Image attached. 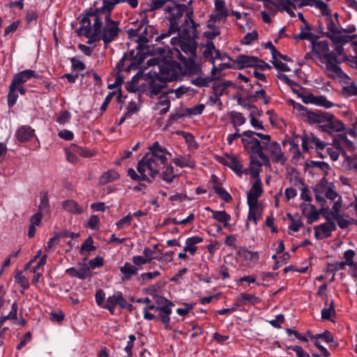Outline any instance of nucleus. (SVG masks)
<instances>
[{"label": "nucleus", "instance_id": "obj_1", "mask_svg": "<svg viewBox=\"0 0 357 357\" xmlns=\"http://www.w3.org/2000/svg\"><path fill=\"white\" fill-rule=\"evenodd\" d=\"M165 301L166 305L162 306H155V305H147L144 308V317L147 320L158 319V317L148 312L149 310H155L159 312V317L165 328L167 330H172V328L170 326V314H172V307L174 305V303L167 298H163Z\"/></svg>", "mask_w": 357, "mask_h": 357}, {"label": "nucleus", "instance_id": "obj_2", "mask_svg": "<svg viewBox=\"0 0 357 357\" xmlns=\"http://www.w3.org/2000/svg\"><path fill=\"white\" fill-rule=\"evenodd\" d=\"M174 7H176L175 11L172 15L166 17V19L169 22L168 30L165 32H162L155 38V41L156 43H160L162 39L170 36L176 31H181L179 22L187 9V5L183 3L174 4Z\"/></svg>", "mask_w": 357, "mask_h": 357}, {"label": "nucleus", "instance_id": "obj_3", "mask_svg": "<svg viewBox=\"0 0 357 357\" xmlns=\"http://www.w3.org/2000/svg\"><path fill=\"white\" fill-rule=\"evenodd\" d=\"M119 21L109 17L105 18V26L100 27V33L105 49L121 33L122 29L119 27Z\"/></svg>", "mask_w": 357, "mask_h": 357}, {"label": "nucleus", "instance_id": "obj_4", "mask_svg": "<svg viewBox=\"0 0 357 357\" xmlns=\"http://www.w3.org/2000/svg\"><path fill=\"white\" fill-rule=\"evenodd\" d=\"M31 77L43 79V76L37 74L35 70L28 69L15 74L10 84L17 87V85H23Z\"/></svg>", "mask_w": 357, "mask_h": 357}, {"label": "nucleus", "instance_id": "obj_5", "mask_svg": "<svg viewBox=\"0 0 357 357\" xmlns=\"http://www.w3.org/2000/svg\"><path fill=\"white\" fill-rule=\"evenodd\" d=\"M123 54H127L128 59L131 61L130 63L126 68H123V70L126 72L138 69L144 61V54L141 52L137 51L135 54V50H130L128 52H125Z\"/></svg>", "mask_w": 357, "mask_h": 357}, {"label": "nucleus", "instance_id": "obj_6", "mask_svg": "<svg viewBox=\"0 0 357 357\" xmlns=\"http://www.w3.org/2000/svg\"><path fill=\"white\" fill-rule=\"evenodd\" d=\"M263 189L261 187V179L255 181L250 190L247 192V202L248 204L259 205L258 199L261 196Z\"/></svg>", "mask_w": 357, "mask_h": 357}, {"label": "nucleus", "instance_id": "obj_7", "mask_svg": "<svg viewBox=\"0 0 357 357\" xmlns=\"http://www.w3.org/2000/svg\"><path fill=\"white\" fill-rule=\"evenodd\" d=\"M259 61L260 59L255 56L239 54L234 62L238 64V69L241 70L248 67H254L255 68L256 64Z\"/></svg>", "mask_w": 357, "mask_h": 357}, {"label": "nucleus", "instance_id": "obj_8", "mask_svg": "<svg viewBox=\"0 0 357 357\" xmlns=\"http://www.w3.org/2000/svg\"><path fill=\"white\" fill-rule=\"evenodd\" d=\"M321 131L331 134V132H340L346 130L345 126L342 121L335 118L328 120L326 124L321 125Z\"/></svg>", "mask_w": 357, "mask_h": 357}, {"label": "nucleus", "instance_id": "obj_9", "mask_svg": "<svg viewBox=\"0 0 357 357\" xmlns=\"http://www.w3.org/2000/svg\"><path fill=\"white\" fill-rule=\"evenodd\" d=\"M100 22L97 19L96 20H94L93 28V31L91 32V30L86 31V32L83 33V36L88 38V40L86 42L87 44L91 45L96 42H98L100 40H102V37L100 33Z\"/></svg>", "mask_w": 357, "mask_h": 357}, {"label": "nucleus", "instance_id": "obj_10", "mask_svg": "<svg viewBox=\"0 0 357 357\" xmlns=\"http://www.w3.org/2000/svg\"><path fill=\"white\" fill-rule=\"evenodd\" d=\"M269 151L273 162L280 163L282 165L285 164L287 158L281 150L280 145L277 142H273L271 144Z\"/></svg>", "mask_w": 357, "mask_h": 357}, {"label": "nucleus", "instance_id": "obj_11", "mask_svg": "<svg viewBox=\"0 0 357 357\" xmlns=\"http://www.w3.org/2000/svg\"><path fill=\"white\" fill-rule=\"evenodd\" d=\"M128 60V55L123 54L121 60L117 63L116 66V68L118 70V73L116 76V79L114 84H110L108 85L109 89H114L118 86H120L124 81V77L121 74L123 70V68L125 67V61Z\"/></svg>", "mask_w": 357, "mask_h": 357}, {"label": "nucleus", "instance_id": "obj_12", "mask_svg": "<svg viewBox=\"0 0 357 357\" xmlns=\"http://www.w3.org/2000/svg\"><path fill=\"white\" fill-rule=\"evenodd\" d=\"M277 77L285 82L289 86H290L292 92L296 94L298 97L301 98V96H303L304 91L306 92L305 88L303 87L301 84L289 78L286 75L280 73Z\"/></svg>", "mask_w": 357, "mask_h": 357}, {"label": "nucleus", "instance_id": "obj_13", "mask_svg": "<svg viewBox=\"0 0 357 357\" xmlns=\"http://www.w3.org/2000/svg\"><path fill=\"white\" fill-rule=\"evenodd\" d=\"M35 136V130L30 126H22L16 132V137L20 142L30 141Z\"/></svg>", "mask_w": 357, "mask_h": 357}, {"label": "nucleus", "instance_id": "obj_14", "mask_svg": "<svg viewBox=\"0 0 357 357\" xmlns=\"http://www.w3.org/2000/svg\"><path fill=\"white\" fill-rule=\"evenodd\" d=\"M306 6H314L321 11V14L323 15H329V8L328 5L321 0H301L297 6L298 8H301Z\"/></svg>", "mask_w": 357, "mask_h": 357}, {"label": "nucleus", "instance_id": "obj_15", "mask_svg": "<svg viewBox=\"0 0 357 357\" xmlns=\"http://www.w3.org/2000/svg\"><path fill=\"white\" fill-rule=\"evenodd\" d=\"M151 40V38L149 36V31L146 29V26L144 27L143 31L139 34L138 38L135 40V41L137 43V45L135 48L136 51L142 52L145 49L149 48V45L148 43Z\"/></svg>", "mask_w": 357, "mask_h": 357}, {"label": "nucleus", "instance_id": "obj_16", "mask_svg": "<svg viewBox=\"0 0 357 357\" xmlns=\"http://www.w3.org/2000/svg\"><path fill=\"white\" fill-rule=\"evenodd\" d=\"M262 163L257 159L255 155H250V162L249 164V169L251 176L257 181L260 179L259 174L261 172V167Z\"/></svg>", "mask_w": 357, "mask_h": 357}, {"label": "nucleus", "instance_id": "obj_17", "mask_svg": "<svg viewBox=\"0 0 357 357\" xmlns=\"http://www.w3.org/2000/svg\"><path fill=\"white\" fill-rule=\"evenodd\" d=\"M168 47L167 51V55L165 56L166 57H170V55L172 54L169 47ZM165 53V47H155L154 45H149V49H145V50L142 51V54H144V60L147 56H155V55H160V56H162V58L165 56L164 54Z\"/></svg>", "mask_w": 357, "mask_h": 357}, {"label": "nucleus", "instance_id": "obj_18", "mask_svg": "<svg viewBox=\"0 0 357 357\" xmlns=\"http://www.w3.org/2000/svg\"><path fill=\"white\" fill-rule=\"evenodd\" d=\"M197 43L195 40H181L179 46L181 50L185 54H190L193 56H197Z\"/></svg>", "mask_w": 357, "mask_h": 357}, {"label": "nucleus", "instance_id": "obj_19", "mask_svg": "<svg viewBox=\"0 0 357 357\" xmlns=\"http://www.w3.org/2000/svg\"><path fill=\"white\" fill-rule=\"evenodd\" d=\"M203 241L202 237L197 236L187 238L186 245L183 248L184 252H189L190 255H194L198 249L196 244L202 243Z\"/></svg>", "mask_w": 357, "mask_h": 357}, {"label": "nucleus", "instance_id": "obj_20", "mask_svg": "<svg viewBox=\"0 0 357 357\" xmlns=\"http://www.w3.org/2000/svg\"><path fill=\"white\" fill-rule=\"evenodd\" d=\"M236 255L243 257L247 261H257L259 258L257 252L248 250L245 247L240 248L236 252Z\"/></svg>", "mask_w": 357, "mask_h": 357}, {"label": "nucleus", "instance_id": "obj_21", "mask_svg": "<svg viewBox=\"0 0 357 357\" xmlns=\"http://www.w3.org/2000/svg\"><path fill=\"white\" fill-rule=\"evenodd\" d=\"M225 156H226L229 160V165H227V167L236 172L238 176H241L243 174V165L238 160L237 157L233 155H229L228 153H225Z\"/></svg>", "mask_w": 357, "mask_h": 357}, {"label": "nucleus", "instance_id": "obj_22", "mask_svg": "<svg viewBox=\"0 0 357 357\" xmlns=\"http://www.w3.org/2000/svg\"><path fill=\"white\" fill-rule=\"evenodd\" d=\"M172 161L175 164V165L181 168H183L185 167H190L192 169L196 168V162L194 160L191 158V156L190 155L182 157V159L178 158H174L172 160Z\"/></svg>", "mask_w": 357, "mask_h": 357}, {"label": "nucleus", "instance_id": "obj_23", "mask_svg": "<svg viewBox=\"0 0 357 357\" xmlns=\"http://www.w3.org/2000/svg\"><path fill=\"white\" fill-rule=\"evenodd\" d=\"M121 273L124 275L123 280H129L132 275L137 274L138 268L129 262H126L123 266L120 268Z\"/></svg>", "mask_w": 357, "mask_h": 357}, {"label": "nucleus", "instance_id": "obj_24", "mask_svg": "<svg viewBox=\"0 0 357 357\" xmlns=\"http://www.w3.org/2000/svg\"><path fill=\"white\" fill-rule=\"evenodd\" d=\"M316 227L322 232V238L331 237L332 235V231H334L337 229V227L334 221H328Z\"/></svg>", "mask_w": 357, "mask_h": 357}, {"label": "nucleus", "instance_id": "obj_25", "mask_svg": "<svg viewBox=\"0 0 357 357\" xmlns=\"http://www.w3.org/2000/svg\"><path fill=\"white\" fill-rule=\"evenodd\" d=\"M248 206H249V213H248V220H252L255 225H257L258 222L261 218L263 208H261L259 210V211L258 212V211L259 209V205L248 204Z\"/></svg>", "mask_w": 357, "mask_h": 357}, {"label": "nucleus", "instance_id": "obj_26", "mask_svg": "<svg viewBox=\"0 0 357 357\" xmlns=\"http://www.w3.org/2000/svg\"><path fill=\"white\" fill-rule=\"evenodd\" d=\"M312 51L319 59L321 58V52L324 54L329 52L328 43L327 40L317 42L316 40L312 41Z\"/></svg>", "mask_w": 357, "mask_h": 357}, {"label": "nucleus", "instance_id": "obj_27", "mask_svg": "<svg viewBox=\"0 0 357 357\" xmlns=\"http://www.w3.org/2000/svg\"><path fill=\"white\" fill-rule=\"evenodd\" d=\"M65 210L74 214H82L84 209L77 202L72 199L66 200L63 205Z\"/></svg>", "mask_w": 357, "mask_h": 357}, {"label": "nucleus", "instance_id": "obj_28", "mask_svg": "<svg viewBox=\"0 0 357 357\" xmlns=\"http://www.w3.org/2000/svg\"><path fill=\"white\" fill-rule=\"evenodd\" d=\"M169 93H172L171 92H169V90L167 91H162L161 90V93L159 94L160 95V96H159L160 100L158 102V105H166L165 108H162L160 111V114H161V115H164V114H167L168 112V111L169 110L170 104H171V101H170L169 98H168V95Z\"/></svg>", "mask_w": 357, "mask_h": 357}, {"label": "nucleus", "instance_id": "obj_29", "mask_svg": "<svg viewBox=\"0 0 357 357\" xmlns=\"http://www.w3.org/2000/svg\"><path fill=\"white\" fill-rule=\"evenodd\" d=\"M212 217L214 220L222 223L225 228L230 227L229 222L231 220V215L225 211H216L213 212Z\"/></svg>", "mask_w": 357, "mask_h": 357}, {"label": "nucleus", "instance_id": "obj_30", "mask_svg": "<svg viewBox=\"0 0 357 357\" xmlns=\"http://www.w3.org/2000/svg\"><path fill=\"white\" fill-rule=\"evenodd\" d=\"M323 57L326 60V68L328 70L333 71V67L334 66H338L340 61L338 60L336 54L333 52H327L324 54Z\"/></svg>", "mask_w": 357, "mask_h": 357}, {"label": "nucleus", "instance_id": "obj_31", "mask_svg": "<svg viewBox=\"0 0 357 357\" xmlns=\"http://www.w3.org/2000/svg\"><path fill=\"white\" fill-rule=\"evenodd\" d=\"M119 177L120 175L116 171L110 169L103 173V174L100 177V183L102 185H105L109 182L117 180Z\"/></svg>", "mask_w": 357, "mask_h": 357}, {"label": "nucleus", "instance_id": "obj_32", "mask_svg": "<svg viewBox=\"0 0 357 357\" xmlns=\"http://www.w3.org/2000/svg\"><path fill=\"white\" fill-rule=\"evenodd\" d=\"M228 114L231 119V123L234 128H238V126H241L245 123V118L241 112L231 111L229 112Z\"/></svg>", "mask_w": 357, "mask_h": 357}, {"label": "nucleus", "instance_id": "obj_33", "mask_svg": "<svg viewBox=\"0 0 357 357\" xmlns=\"http://www.w3.org/2000/svg\"><path fill=\"white\" fill-rule=\"evenodd\" d=\"M143 76V71L139 70L131 79L130 82H128L126 86V90L129 93H136L138 91V89L136 88L135 85L138 83L139 80Z\"/></svg>", "mask_w": 357, "mask_h": 357}, {"label": "nucleus", "instance_id": "obj_34", "mask_svg": "<svg viewBox=\"0 0 357 357\" xmlns=\"http://www.w3.org/2000/svg\"><path fill=\"white\" fill-rule=\"evenodd\" d=\"M159 73L162 76L172 77L173 74L177 75V73H173L169 63V60L164 56L160 65H159Z\"/></svg>", "mask_w": 357, "mask_h": 357}, {"label": "nucleus", "instance_id": "obj_35", "mask_svg": "<svg viewBox=\"0 0 357 357\" xmlns=\"http://www.w3.org/2000/svg\"><path fill=\"white\" fill-rule=\"evenodd\" d=\"M324 36L328 38L334 45H344L349 43L350 40L349 36H334V34H329L328 32L324 33Z\"/></svg>", "mask_w": 357, "mask_h": 357}, {"label": "nucleus", "instance_id": "obj_36", "mask_svg": "<svg viewBox=\"0 0 357 357\" xmlns=\"http://www.w3.org/2000/svg\"><path fill=\"white\" fill-rule=\"evenodd\" d=\"M218 77L208 76L206 77H197L191 81L192 84L199 87L208 86L210 82L218 79Z\"/></svg>", "mask_w": 357, "mask_h": 357}, {"label": "nucleus", "instance_id": "obj_37", "mask_svg": "<svg viewBox=\"0 0 357 357\" xmlns=\"http://www.w3.org/2000/svg\"><path fill=\"white\" fill-rule=\"evenodd\" d=\"M162 85L158 82L149 81V92L147 96L153 98L154 96H158L161 93Z\"/></svg>", "mask_w": 357, "mask_h": 357}, {"label": "nucleus", "instance_id": "obj_38", "mask_svg": "<svg viewBox=\"0 0 357 357\" xmlns=\"http://www.w3.org/2000/svg\"><path fill=\"white\" fill-rule=\"evenodd\" d=\"M188 113L186 112L185 109H183L182 108H176L175 109V112L169 116L167 121L166 128L170 126L174 121L185 116Z\"/></svg>", "mask_w": 357, "mask_h": 357}, {"label": "nucleus", "instance_id": "obj_39", "mask_svg": "<svg viewBox=\"0 0 357 357\" xmlns=\"http://www.w3.org/2000/svg\"><path fill=\"white\" fill-rule=\"evenodd\" d=\"M238 301L243 304H246L247 303H251L252 305L259 303L261 302V299L259 297L253 294H249L247 293H242L239 296Z\"/></svg>", "mask_w": 357, "mask_h": 357}, {"label": "nucleus", "instance_id": "obj_40", "mask_svg": "<svg viewBox=\"0 0 357 357\" xmlns=\"http://www.w3.org/2000/svg\"><path fill=\"white\" fill-rule=\"evenodd\" d=\"M70 149L73 151L77 152V153L83 158H91L95 154V152L91 151V150L88 149L87 148L83 147V146H79L75 144H71Z\"/></svg>", "mask_w": 357, "mask_h": 357}, {"label": "nucleus", "instance_id": "obj_41", "mask_svg": "<svg viewBox=\"0 0 357 357\" xmlns=\"http://www.w3.org/2000/svg\"><path fill=\"white\" fill-rule=\"evenodd\" d=\"M335 303L331 300L328 307L321 310V319L325 320H331V317L335 315Z\"/></svg>", "mask_w": 357, "mask_h": 357}, {"label": "nucleus", "instance_id": "obj_42", "mask_svg": "<svg viewBox=\"0 0 357 357\" xmlns=\"http://www.w3.org/2000/svg\"><path fill=\"white\" fill-rule=\"evenodd\" d=\"M117 305V291L111 296L107 298L105 304L102 306L103 308L108 310L111 314H114L115 307Z\"/></svg>", "mask_w": 357, "mask_h": 357}, {"label": "nucleus", "instance_id": "obj_43", "mask_svg": "<svg viewBox=\"0 0 357 357\" xmlns=\"http://www.w3.org/2000/svg\"><path fill=\"white\" fill-rule=\"evenodd\" d=\"M247 137L250 138V144L249 152L251 153V155H255L260 153V151H261V142L258 139L254 137V136Z\"/></svg>", "mask_w": 357, "mask_h": 357}, {"label": "nucleus", "instance_id": "obj_44", "mask_svg": "<svg viewBox=\"0 0 357 357\" xmlns=\"http://www.w3.org/2000/svg\"><path fill=\"white\" fill-rule=\"evenodd\" d=\"M213 189L219 197L225 202L230 203L232 201V197L225 188L218 185H213Z\"/></svg>", "mask_w": 357, "mask_h": 357}, {"label": "nucleus", "instance_id": "obj_45", "mask_svg": "<svg viewBox=\"0 0 357 357\" xmlns=\"http://www.w3.org/2000/svg\"><path fill=\"white\" fill-rule=\"evenodd\" d=\"M90 17H92L91 15H90L88 9H86L77 18V20H79V22L84 25V28H86V31L91 29Z\"/></svg>", "mask_w": 357, "mask_h": 357}, {"label": "nucleus", "instance_id": "obj_46", "mask_svg": "<svg viewBox=\"0 0 357 357\" xmlns=\"http://www.w3.org/2000/svg\"><path fill=\"white\" fill-rule=\"evenodd\" d=\"M331 12L329 9V15H326V24H327V29L330 31L328 32L329 34H334V36L338 35L340 33V30L337 27L335 22L332 19L331 16Z\"/></svg>", "mask_w": 357, "mask_h": 357}, {"label": "nucleus", "instance_id": "obj_47", "mask_svg": "<svg viewBox=\"0 0 357 357\" xmlns=\"http://www.w3.org/2000/svg\"><path fill=\"white\" fill-rule=\"evenodd\" d=\"M177 176L178 175L174 174V167L172 165H167L165 170L162 174V180L169 183H172Z\"/></svg>", "mask_w": 357, "mask_h": 357}, {"label": "nucleus", "instance_id": "obj_48", "mask_svg": "<svg viewBox=\"0 0 357 357\" xmlns=\"http://www.w3.org/2000/svg\"><path fill=\"white\" fill-rule=\"evenodd\" d=\"M244 137H252L257 136L261 139V142H265L271 145L273 142H271V137L269 135L262 134L260 132H257L252 130H245L243 132Z\"/></svg>", "mask_w": 357, "mask_h": 357}, {"label": "nucleus", "instance_id": "obj_49", "mask_svg": "<svg viewBox=\"0 0 357 357\" xmlns=\"http://www.w3.org/2000/svg\"><path fill=\"white\" fill-rule=\"evenodd\" d=\"M16 91L17 87L14 86V85L10 84L9 91L7 96L8 105L9 107H12L16 103L18 97Z\"/></svg>", "mask_w": 357, "mask_h": 357}, {"label": "nucleus", "instance_id": "obj_50", "mask_svg": "<svg viewBox=\"0 0 357 357\" xmlns=\"http://www.w3.org/2000/svg\"><path fill=\"white\" fill-rule=\"evenodd\" d=\"M93 238L91 236H89L84 242L82 244L79 250V254L82 255L84 251L91 252L96 250L97 248L93 245Z\"/></svg>", "mask_w": 357, "mask_h": 357}, {"label": "nucleus", "instance_id": "obj_51", "mask_svg": "<svg viewBox=\"0 0 357 357\" xmlns=\"http://www.w3.org/2000/svg\"><path fill=\"white\" fill-rule=\"evenodd\" d=\"M197 56H193L190 55V58H187L186 61L183 63L185 68L189 73H195L197 70L199 68V66L197 65L195 61V58Z\"/></svg>", "mask_w": 357, "mask_h": 357}, {"label": "nucleus", "instance_id": "obj_52", "mask_svg": "<svg viewBox=\"0 0 357 357\" xmlns=\"http://www.w3.org/2000/svg\"><path fill=\"white\" fill-rule=\"evenodd\" d=\"M305 166L306 167H318V168H320L322 170H326L324 174L325 176H327L328 174V170H330L331 169V167L330 165L326 162H322V161H310V163L308 162H305Z\"/></svg>", "mask_w": 357, "mask_h": 357}, {"label": "nucleus", "instance_id": "obj_53", "mask_svg": "<svg viewBox=\"0 0 357 357\" xmlns=\"http://www.w3.org/2000/svg\"><path fill=\"white\" fill-rule=\"evenodd\" d=\"M317 112H312L307 108V111L301 114V118L309 124H315Z\"/></svg>", "mask_w": 357, "mask_h": 357}, {"label": "nucleus", "instance_id": "obj_54", "mask_svg": "<svg viewBox=\"0 0 357 357\" xmlns=\"http://www.w3.org/2000/svg\"><path fill=\"white\" fill-rule=\"evenodd\" d=\"M321 213L319 210H317L314 205L310 206V211H309L307 218V224H312L314 221H317L319 220V216Z\"/></svg>", "mask_w": 357, "mask_h": 357}, {"label": "nucleus", "instance_id": "obj_55", "mask_svg": "<svg viewBox=\"0 0 357 357\" xmlns=\"http://www.w3.org/2000/svg\"><path fill=\"white\" fill-rule=\"evenodd\" d=\"M310 339H322L327 343H333L334 339L331 335V333L328 331L325 330L324 333H319L315 335H310Z\"/></svg>", "mask_w": 357, "mask_h": 357}, {"label": "nucleus", "instance_id": "obj_56", "mask_svg": "<svg viewBox=\"0 0 357 357\" xmlns=\"http://www.w3.org/2000/svg\"><path fill=\"white\" fill-rule=\"evenodd\" d=\"M342 93L345 96H357V86L352 82L350 85L342 87Z\"/></svg>", "mask_w": 357, "mask_h": 357}, {"label": "nucleus", "instance_id": "obj_57", "mask_svg": "<svg viewBox=\"0 0 357 357\" xmlns=\"http://www.w3.org/2000/svg\"><path fill=\"white\" fill-rule=\"evenodd\" d=\"M160 2L158 1V0H151V3H147V5H148V8L144 9L143 10H142L139 15L140 16H142L143 14H147V13L149 12H152V11H154V10H156L159 8H161L162 6L160 5Z\"/></svg>", "mask_w": 357, "mask_h": 357}, {"label": "nucleus", "instance_id": "obj_58", "mask_svg": "<svg viewBox=\"0 0 357 357\" xmlns=\"http://www.w3.org/2000/svg\"><path fill=\"white\" fill-rule=\"evenodd\" d=\"M333 119V114L326 112L317 111V119L314 121L315 123H326L328 120Z\"/></svg>", "mask_w": 357, "mask_h": 357}, {"label": "nucleus", "instance_id": "obj_59", "mask_svg": "<svg viewBox=\"0 0 357 357\" xmlns=\"http://www.w3.org/2000/svg\"><path fill=\"white\" fill-rule=\"evenodd\" d=\"M314 99V105L322 106L325 108H331L334 105V104L328 100L324 96H315Z\"/></svg>", "mask_w": 357, "mask_h": 357}, {"label": "nucleus", "instance_id": "obj_60", "mask_svg": "<svg viewBox=\"0 0 357 357\" xmlns=\"http://www.w3.org/2000/svg\"><path fill=\"white\" fill-rule=\"evenodd\" d=\"M15 282L18 283L23 289H27L29 287V280L22 275V271H19L15 275Z\"/></svg>", "mask_w": 357, "mask_h": 357}, {"label": "nucleus", "instance_id": "obj_61", "mask_svg": "<svg viewBox=\"0 0 357 357\" xmlns=\"http://www.w3.org/2000/svg\"><path fill=\"white\" fill-rule=\"evenodd\" d=\"M79 264L82 267L77 270V278L84 280L90 275V267L84 262Z\"/></svg>", "mask_w": 357, "mask_h": 357}, {"label": "nucleus", "instance_id": "obj_62", "mask_svg": "<svg viewBox=\"0 0 357 357\" xmlns=\"http://www.w3.org/2000/svg\"><path fill=\"white\" fill-rule=\"evenodd\" d=\"M355 255V252L353 250H348L344 252V261H342V265L353 266L356 263L354 262L353 259Z\"/></svg>", "mask_w": 357, "mask_h": 357}, {"label": "nucleus", "instance_id": "obj_63", "mask_svg": "<svg viewBox=\"0 0 357 357\" xmlns=\"http://www.w3.org/2000/svg\"><path fill=\"white\" fill-rule=\"evenodd\" d=\"M294 39L298 38L300 40H311V42L312 43V41H314V40L319 39V36H316L311 32H305H305H300V33L298 35L294 36Z\"/></svg>", "mask_w": 357, "mask_h": 357}, {"label": "nucleus", "instance_id": "obj_64", "mask_svg": "<svg viewBox=\"0 0 357 357\" xmlns=\"http://www.w3.org/2000/svg\"><path fill=\"white\" fill-rule=\"evenodd\" d=\"M257 38L258 33L256 30H253L252 32L245 34L241 43L244 45H249L253 40H257Z\"/></svg>", "mask_w": 357, "mask_h": 357}]
</instances>
